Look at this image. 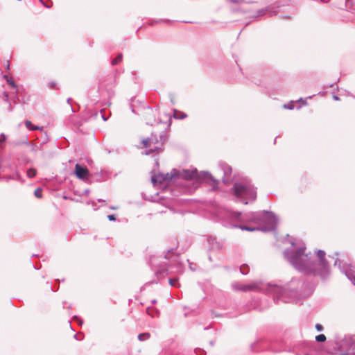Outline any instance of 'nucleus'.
Wrapping results in <instances>:
<instances>
[{
    "instance_id": "nucleus-1",
    "label": "nucleus",
    "mask_w": 355,
    "mask_h": 355,
    "mask_svg": "<svg viewBox=\"0 0 355 355\" xmlns=\"http://www.w3.org/2000/svg\"><path fill=\"white\" fill-rule=\"evenodd\" d=\"M292 248L284 251L285 258L298 271L307 275L319 276L325 279L330 274L329 266L326 261L325 252L318 250L317 260H313V255L305 253V244L301 241H291Z\"/></svg>"
},
{
    "instance_id": "nucleus-36",
    "label": "nucleus",
    "mask_w": 355,
    "mask_h": 355,
    "mask_svg": "<svg viewBox=\"0 0 355 355\" xmlns=\"http://www.w3.org/2000/svg\"><path fill=\"white\" fill-rule=\"evenodd\" d=\"M71 110H72V112H76V110L73 109V107H71Z\"/></svg>"
},
{
    "instance_id": "nucleus-43",
    "label": "nucleus",
    "mask_w": 355,
    "mask_h": 355,
    "mask_svg": "<svg viewBox=\"0 0 355 355\" xmlns=\"http://www.w3.org/2000/svg\"><path fill=\"white\" fill-rule=\"evenodd\" d=\"M152 302H153V304H155V303H156V300H153V301H152Z\"/></svg>"
},
{
    "instance_id": "nucleus-14",
    "label": "nucleus",
    "mask_w": 355,
    "mask_h": 355,
    "mask_svg": "<svg viewBox=\"0 0 355 355\" xmlns=\"http://www.w3.org/2000/svg\"><path fill=\"white\" fill-rule=\"evenodd\" d=\"M345 6L347 10L354 12L355 11V0H346Z\"/></svg>"
},
{
    "instance_id": "nucleus-16",
    "label": "nucleus",
    "mask_w": 355,
    "mask_h": 355,
    "mask_svg": "<svg viewBox=\"0 0 355 355\" xmlns=\"http://www.w3.org/2000/svg\"><path fill=\"white\" fill-rule=\"evenodd\" d=\"M25 125L26 127L28 129V130H39L40 129V127L37 126V125H34L31 121H25Z\"/></svg>"
},
{
    "instance_id": "nucleus-42",
    "label": "nucleus",
    "mask_w": 355,
    "mask_h": 355,
    "mask_svg": "<svg viewBox=\"0 0 355 355\" xmlns=\"http://www.w3.org/2000/svg\"><path fill=\"white\" fill-rule=\"evenodd\" d=\"M251 348L254 350V345H252Z\"/></svg>"
},
{
    "instance_id": "nucleus-28",
    "label": "nucleus",
    "mask_w": 355,
    "mask_h": 355,
    "mask_svg": "<svg viewBox=\"0 0 355 355\" xmlns=\"http://www.w3.org/2000/svg\"><path fill=\"white\" fill-rule=\"evenodd\" d=\"M195 352L198 355H204L205 354V351L201 349H195Z\"/></svg>"
},
{
    "instance_id": "nucleus-29",
    "label": "nucleus",
    "mask_w": 355,
    "mask_h": 355,
    "mask_svg": "<svg viewBox=\"0 0 355 355\" xmlns=\"http://www.w3.org/2000/svg\"><path fill=\"white\" fill-rule=\"evenodd\" d=\"M107 218H108V219H109V220H110V221H114V220H116V216H115V215H114V214L108 215V216H107Z\"/></svg>"
},
{
    "instance_id": "nucleus-39",
    "label": "nucleus",
    "mask_w": 355,
    "mask_h": 355,
    "mask_svg": "<svg viewBox=\"0 0 355 355\" xmlns=\"http://www.w3.org/2000/svg\"><path fill=\"white\" fill-rule=\"evenodd\" d=\"M44 5L46 8H49V7H50V6H49V5H46V4H44Z\"/></svg>"
},
{
    "instance_id": "nucleus-5",
    "label": "nucleus",
    "mask_w": 355,
    "mask_h": 355,
    "mask_svg": "<svg viewBox=\"0 0 355 355\" xmlns=\"http://www.w3.org/2000/svg\"><path fill=\"white\" fill-rule=\"evenodd\" d=\"M175 177H179L185 180H193L195 187H198L200 184V182L201 180H213L215 183L216 182L214 180L212 175L208 172L202 171L199 173L196 168L193 170H182V171H177L174 170V173H167L165 177H159V176H153L152 177V182L155 183L157 182H162V180H172Z\"/></svg>"
},
{
    "instance_id": "nucleus-23",
    "label": "nucleus",
    "mask_w": 355,
    "mask_h": 355,
    "mask_svg": "<svg viewBox=\"0 0 355 355\" xmlns=\"http://www.w3.org/2000/svg\"><path fill=\"white\" fill-rule=\"evenodd\" d=\"M267 12H270L269 7L259 10L257 11V13H258L259 16H261V15H265Z\"/></svg>"
},
{
    "instance_id": "nucleus-30",
    "label": "nucleus",
    "mask_w": 355,
    "mask_h": 355,
    "mask_svg": "<svg viewBox=\"0 0 355 355\" xmlns=\"http://www.w3.org/2000/svg\"><path fill=\"white\" fill-rule=\"evenodd\" d=\"M6 139V135L3 133L1 134L0 135V144L4 142Z\"/></svg>"
},
{
    "instance_id": "nucleus-24",
    "label": "nucleus",
    "mask_w": 355,
    "mask_h": 355,
    "mask_svg": "<svg viewBox=\"0 0 355 355\" xmlns=\"http://www.w3.org/2000/svg\"><path fill=\"white\" fill-rule=\"evenodd\" d=\"M34 195L36 198H41L42 196V189L41 188H37L35 189Z\"/></svg>"
},
{
    "instance_id": "nucleus-8",
    "label": "nucleus",
    "mask_w": 355,
    "mask_h": 355,
    "mask_svg": "<svg viewBox=\"0 0 355 355\" xmlns=\"http://www.w3.org/2000/svg\"><path fill=\"white\" fill-rule=\"evenodd\" d=\"M339 349L347 355H355V335L345 336L339 343Z\"/></svg>"
},
{
    "instance_id": "nucleus-22",
    "label": "nucleus",
    "mask_w": 355,
    "mask_h": 355,
    "mask_svg": "<svg viewBox=\"0 0 355 355\" xmlns=\"http://www.w3.org/2000/svg\"><path fill=\"white\" fill-rule=\"evenodd\" d=\"M315 340L318 343H323L326 340V336L324 334H319L315 336Z\"/></svg>"
},
{
    "instance_id": "nucleus-19",
    "label": "nucleus",
    "mask_w": 355,
    "mask_h": 355,
    "mask_svg": "<svg viewBox=\"0 0 355 355\" xmlns=\"http://www.w3.org/2000/svg\"><path fill=\"white\" fill-rule=\"evenodd\" d=\"M240 271L243 275H247L250 271V268L248 265L243 264L241 266Z\"/></svg>"
},
{
    "instance_id": "nucleus-17",
    "label": "nucleus",
    "mask_w": 355,
    "mask_h": 355,
    "mask_svg": "<svg viewBox=\"0 0 355 355\" xmlns=\"http://www.w3.org/2000/svg\"><path fill=\"white\" fill-rule=\"evenodd\" d=\"M173 116L175 119H184L187 117V114H184V112H179L178 110H175Z\"/></svg>"
},
{
    "instance_id": "nucleus-20",
    "label": "nucleus",
    "mask_w": 355,
    "mask_h": 355,
    "mask_svg": "<svg viewBox=\"0 0 355 355\" xmlns=\"http://www.w3.org/2000/svg\"><path fill=\"white\" fill-rule=\"evenodd\" d=\"M149 337H150V334L148 333L140 334L138 336V338L141 341L146 340L147 339L149 338Z\"/></svg>"
},
{
    "instance_id": "nucleus-9",
    "label": "nucleus",
    "mask_w": 355,
    "mask_h": 355,
    "mask_svg": "<svg viewBox=\"0 0 355 355\" xmlns=\"http://www.w3.org/2000/svg\"><path fill=\"white\" fill-rule=\"evenodd\" d=\"M334 266H338L340 270L345 273L347 278L355 285V275L354 274L355 272V266L352 264L341 266V261L338 258H336L335 260Z\"/></svg>"
},
{
    "instance_id": "nucleus-26",
    "label": "nucleus",
    "mask_w": 355,
    "mask_h": 355,
    "mask_svg": "<svg viewBox=\"0 0 355 355\" xmlns=\"http://www.w3.org/2000/svg\"><path fill=\"white\" fill-rule=\"evenodd\" d=\"M7 78V76H6ZM8 83L13 88L16 87V84L15 83L14 80L12 78H6Z\"/></svg>"
},
{
    "instance_id": "nucleus-6",
    "label": "nucleus",
    "mask_w": 355,
    "mask_h": 355,
    "mask_svg": "<svg viewBox=\"0 0 355 355\" xmlns=\"http://www.w3.org/2000/svg\"><path fill=\"white\" fill-rule=\"evenodd\" d=\"M233 189L234 196L243 204L247 205L250 202H253L257 198L256 189L249 182H236L234 184Z\"/></svg>"
},
{
    "instance_id": "nucleus-2",
    "label": "nucleus",
    "mask_w": 355,
    "mask_h": 355,
    "mask_svg": "<svg viewBox=\"0 0 355 355\" xmlns=\"http://www.w3.org/2000/svg\"><path fill=\"white\" fill-rule=\"evenodd\" d=\"M218 217L223 220V225L242 230L254 232H271L276 229L277 219L272 212L260 211L242 214L230 210L221 211Z\"/></svg>"
},
{
    "instance_id": "nucleus-34",
    "label": "nucleus",
    "mask_w": 355,
    "mask_h": 355,
    "mask_svg": "<svg viewBox=\"0 0 355 355\" xmlns=\"http://www.w3.org/2000/svg\"><path fill=\"white\" fill-rule=\"evenodd\" d=\"M71 101H72V99H71V98H69L67 99V103H68L69 104H70V105H71Z\"/></svg>"
},
{
    "instance_id": "nucleus-44",
    "label": "nucleus",
    "mask_w": 355,
    "mask_h": 355,
    "mask_svg": "<svg viewBox=\"0 0 355 355\" xmlns=\"http://www.w3.org/2000/svg\"><path fill=\"white\" fill-rule=\"evenodd\" d=\"M6 98L8 97V95L7 94H5Z\"/></svg>"
},
{
    "instance_id": "nucleus-13",
    "label": "nucleus",
    "mask_w": 355,
    "mask_h": 355,
    "mask_svg": "<svg viewBox=\"0 0 355 355\" xmlns=\"http://www.w3.org/2000/svg\"><path fill=\"white\" fill-rule=\"evenodd\" d=\"M287 2L286 0H272L270 5L272 6V9L275 8H280L284 6Z\"/></svg>"
},
{
    "instance_id": "nucleus-32",
    "label": "nucleus",
    "mask_w": 355,
    "mask_h": 355,
    "mask_svg": "<svg viewBox=\"0 0 355 355\" xmlns=\"http://www.w3.org/2000/svg\"><path fill=\"white\" fill-rule=\"evenodd\" d=\"M5 179L6 180V181H8L9 180H14L15 179V178L12 175H10L8 177L5 178Z\"/></svg>"
},
{
    "instance_id": "nucleus-41",
    "label": "nucleus",
    "mask_w": 355,
    "mask_h": 355,
    "mask_svg": "<svg viewBox=\"0 0 355 355\" xmlns=\"http://www.w3.org/2000/svg\"><path fill=\"white\" fill-rule=\"evenodd\" d=\"M110 209H115L116 208L114 207H111Z\"/></svg>"
},
{
    "instance_id": "nucleus-15",
    "label": "nucleus",
    "mask_w": 355,
    "mask_h": 355,
    "mask_svg": "<svg viewBox=\"0 0 355 355\" xmlns=\"http://www.w3.org/2000/svg\"><path fill=\"white\" fill-rule=\"evenodd\" d=\"M230 3L242 4V3H252L254 0H227Z\"/></svg>"
},
{
    "instance_id": "nucleus-7",
    "label": "nucleus",
    "mask_w": 355,
    "mask_h": 355,
    "mask_svg": "<svg viewBox=\"0 0 355 355\" xmlns=\"http://www.w3.org/2000/svg\"><path fill=\"white\" fill-rule=\"evenodd\" d=\"M166 140V135L164 132H162L159 135V138L156 135L153 133L150 137L144 139L142 141L144 146L146 148H149L148 150L145 152V154L148 155L153 152L161 150Z\"/></svg>"
},
{
    "instance_id": "nucleus-40",
    "label": "nucleus",
    "mask_w": 355,
    "mask_h": 355,
    "mask_svg": "<svg viewBox=\"0 0 355 355\" xmlns=\"http://www.w3.org/2000/svg\"><path fill=\"white\" fill-rule=\"evenodd\" d=\"M74 318L79 320V318L77 316H74Z\"/></svg>"
},
{
    "instance_id": "nucleus-27",
    "label": "nucleus",
    "mask_w": 355,
    "mask_h": 355,
    "mask_svg": "<svg viewBox=\"0 0 355 355\" xmlns=\"http://www.w3.org/2000/svg\"><path fill=\"white\" fill-rule=\"evenodd\" d=\"M284 107L286 108V109H288V110L294 109L293 102H291L288 104L284 105Z\"/></svg>"
},
{
    "instance_id": "nucleus-4",
    "label": "nucleus",
    "mask_w": 355,
    "mask_h": 355,
    "mask_svg": "<svg viewBox=\"0 0 355 355\" xmlns=\"http://www.w3.org/2000/svg\"><path fill=\"white\" fill-rule=\"evenodd\" d=\"M178 243L175 239L174 248L167 250L164 256L154 255L150 259V265L154 268L155 275L159 280L165 277L169 272V264L168 262L175 263L178 261V254L175 252Z\"/></svg>"
},
{
    "instance_id": "nucleus-38",
    "label": "nucleus",
    "mask_w": 355,
    "mask_h": 355,
    "mask_svg": "<svg viewBox=\"0 0 355 355\" xmlns=\"http://www.w3.org/2000/svg\"><path fill=\"white\" fill-rule=\"evenodd\" d=\"M272 13H275V14H276V13H277V12H278V11L275 10V11H272Z\"/></svg>"
},
{
    "instance_id": "nucleus-25",
    "label": "nucleus",
    "mask_w": 355,
    "mask_h": 355,
    "mask_svg": "<svg viewBox=\"0 0 355 355\" xmlns=\"http://www.w3.org/2000/svg\"><path fill=\"white\" fill-rule=\"evenodd\" d=\"M178 279H169L168 282L171 286H180V284H178Z\"/></svg>"
},
{
    "instance_id": "nucleus-35",
    "label": "nucleus",
    "mask_w": 355,
    "mask_h": 355,
    "mask_svg": "<svg viewBox=\"0 0 355 355\" xmlns=\"http://www.w3.org/2000/svg\"><path fill=\"white\" fill-rule=\"evenodd\" d=\"M102 118L104 121H107V118H106L104 115H102Z\"/></svg>"
},
{
    "instance_id": "nucleus-10",
    "label": "nucleus",
    "mask_w": 355,
    "mask_h": 355,
    "mask_svg": "<svg viewBox=\"0 0 355 355\" xmlns=\"http://www.w3.org/2000/svg\"><path fill=\"white\" fill-rule=\"evenodd\" d=\"M75 174L78 178L80 180H85L89 177V171L88 169L80 165L79 164H76L75 166Z\"/></svg>"
},
{
    "instance_id": "nucleus-31",
    "label": "nucleus",
    "mask_w": 355,
    "mask_h": 355,
    "mask_svg": "<svg viewBox=\"0 0 355 355\" xmlns=\"http://www.w3.org/2000/svg\"><path fill=\"white\" fill-rule=\"evenodd\" d=\"M315 329H317V331H321L323 330V327L322 325H321L320 324H317L315 325Z\"/></svg>"
},
{
    "instance_id": "nucleus-37",
    "label": "nucleus",
    "mask_w": 355,
    "mask_h": 355,
    "mask_svg": "<svg viewBox=\"0 0 355 355\" xmlns=\"http://www.w3.org/2000/svg\"><path fill=\"white\" fill-rule=\"evenodd\" d=\"M148 111L150 112H153L152 109H150V108H148Z\"/></svg>"
},
{
    "instance_id": "nucleus-3",
    "label": "nucleus",
    "mask_w": 355,
    "mask_h": 355,
    "mask_svg": "<svg viewBox=\"0 0 355 355\" xmlns=\"http://www.w3.org/2000/svg\"><path fill=\"white\" fill-rule=\"evenodd\" d=\"M302 284L301 282L293 279L284 287L276 284H265L263 282H254L250 284H241L239 283L232 284L234 290L242 291L244 292L250 291H258L272 295L274 302L288 303L296 301L300 293L298 288Z\"/></svg>"
},
{
    "instance_id": "nucleus-18",
    "label": "nucleus",
    "mask_w": 355,
    "mask_h": 355,
    "mask_svg": "<svg viewBox=\"0 0 355 355\" xmlns=\"http://www.w3.org/2000/svg\"><path fill=\"white\" fill-rule=\"evenodd\" d=\"M27 176L30 178H34L36 174H37V171L36 169L33 168H29L28 171H27Z\"/></svg>"
},
{
    "instance_id": "nucleus-12",
    "label": "nucleus",
    "mask_w": 355,
    "mask_h": 355,
    "mask_svg": "<svg viewBox=\"0 0 355 355\" xmlns=\"http://www.w3.org/2000/svg\"><path fill=\"white\" fill-rule=\"evenodd\" d=\"M220 166H221L222 170L224 172L223 182L226 183V182H227L228 180H226L225 178L228 179L229 176L230 175V174L232 173V168L230 166H229L228 164H227L225 163H222L220 164Z\"/></svg>"
},
{
    "instance_id": "nucleus-45",
    "label": "nucleus",
    "mask_w": 355,
    "mask_h": 355,
    "mask_svg": "<svg viewBox=\"0 0 355 355\" xmlns=\"http://www.w3.org/2000/svg\"><path fill=\"white\" fill-rule=\"evenodd\" d=\"M40 1L41 2H42V0H40Z\"/></svg>"
},
{
    "instance_id": "nucleus-33",
    "label": "nucleus",
    "mask_w": 355,
    "mask_h": 355,
    "mask_svg": "<svg viewBox=\"0 0 355 355\" xmlns=\"http://www.w3.org/2000/svg\"><path fill=\"white\" fill-rule=\"evenodd\" d=\"M333 98L336 101H338L339 100V98L336 96V95H334L333 96Z\"/></svg>"
},
{
    "instance_id": "nucleus-21",
    "label": "nucleus",
    "mask_w": 355,
    "mask_h": 355,
    "mask_svg": "<svg viewBox=\"0 0 355 355\" xmlns=\"http://www.w3.org/2000/svg\"><path fill=\"white\" fill-rule=\"evenodd\" d=\"M122 58H123L122 54H119L114 59H113L112 60V62H111L112 64V65L117 64L119 62H120L122 60Z\"/></svg>"
},
{
    "instance_id": "nucleus-11",
    "label": "nucleus",
    "mask_w": 355,
    "mask_h": 355,
    "mask_svg": "<svg viewBox=\"0 0 355 355\" xmlns=\"http://www.w3.org/2000/svg\"><path fill=\"white\" fill-rule=\"evenodd\" d=\"M207 242L211 250H220L223 246V244L220 241H218L213 236H209L207 239Z\"/></svg>"
}]
</instances>
